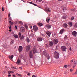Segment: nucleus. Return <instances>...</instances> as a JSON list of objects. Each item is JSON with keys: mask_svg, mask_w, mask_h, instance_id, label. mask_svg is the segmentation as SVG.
<instances>
[{"mask_svg": "<svg viewBox=\"0 0 77 77\" xmlns=\"http://www.w3.org/2000/svg\"><path fill=\"white\" fill-rule=\"evenodd\" d=\"M14 23H15V24H17V22H14Z\"/></svg>", "mask_w": 77, "mask_h": 77, "instance_id": "052dcab7", "label": "nucleus"}, {"mask_svg": "<svg viewBox=\"0 0 77 77\" xmlns=\"http://www.w3.org/2000/svg\"><path fill=\"white\" fill-rule=\"evenodd\" d=\"M74 19V17L72 16L71 18V20H73Z\"/></svg>", "mask_w": 77, "mask_h": 77, "instance_id": "72a5a7b5", "label": "nucleus"}, {"mask_svg": "<svg viewBox=\"0 0 77 77\" xmlns=\"http://www.w3.org/2000/svg\"><path fill=\"white\" fill-rule=\"evenodd\" d=\"M64 67H65V68H67L68 67V66H67V65H65L64 66Z\"/></svg>", "mask_w": 77, "mask_h": 77, "instance_id": "ea45409f", "label": "nucleus"}, {"mask_svg": "<svg viewBox=\"0 0 77 77\" xmlns=\"http://www.w3.org/2000/svg\"><path fill=\"white\" fill-rule=\"evenodd\" d=\"M33 29L34 31H37V30H38V27L36 25L33 26Z\"/></svg>", "mask_w": 77, "mask_h": 77, "instance_id": "423d86ee", "label": "nucleus"}, {"mask_svg": "<svg viewBox=\"0 0 77 77\" xmlns=\"http://www.w3.org/2000/svg\"><path fill=\"white\" fill-rule=\"evenodd\" d=\"M74 27H77V23H76L74 25Z\"/></svg>", "mask_w": 77, "mask_h": 77, "instance_id": "c9c22d12", "label": "nucleus"}, {"mask_svg": "<svg viewBox=\"0 0 77 77\" xmlns=\"http://www.w3.org/2000/svg\"><path fill=\"white\" fill-rule=\"evenodd\" d=\"M20 63H21V60H20V59H18L17 60V61L16 62V63L17 65H20Z\"/></svg>", "mask_w": 77, "mask_h": 77, "instance_id": "f8f14e48", "label": "nucleus"}, {"mask_svg": "<svg viewBox=\"0 0 77 77\" xmlns=\"http://www.w3.org/2000/svg\"><path fill=\"white\" fill-rule=\"evenodd\" d=\"M74 74H77V72H76L74 73Z\"/></svg>", "mask_w": 77, "mask_h": 77, "instance_id": "603ef678", "label": "nucleus"}, {"mask_svg": "<svg viewBox=\"0 0 77 77\" xmlns=\"http://www.w3.org/2000/svg\"><path fill=\"white\" fill-rule=\"evenodd\" d=\"M13 77H16V76H15V75H13Z\"/></svg>", "mask_w": 77, "mask_h": 77, "instance_id": "bf43d9fd", "label": "nucleus"}, {"mask_svg": "<svg viewBox=\"0 0 77 77\" xmlns=\"http://www.w3.org/2000/svg\"><path fill=\"white\" fill-rule=\"evenodd\" d=\"M69 50H71V48H69Z\"/></svg>", "mask_w": 77, "mask_h": 77, "instance_id": "0e129e2a", "label": "nucleus"}, {"mask_svg": "<svg viewBox=\"0 0 77 77\" xmlns=\"http://www.w3.org/2000/svg\"><path fill=\"white\" fill-rule=\"evenodd\" d=\"M32 77H36V76L35 75H33Z\"/></svg>", "mask_w": 77, "mask_h": 77, "instance_id": "4d7b16f0", "label": "nucleus"}, {"mask_svg": "<svg viewBox=\"0 0 77 77\" xmlns=\"http://www.w3.org/2000/svg\"><path fill=\"white\" fill-rule=\"evenodd\" d=\"M19 38H21V32H19L18 33Z\"/></svg>", "mask_w": 77, "mask_h": 77, "instance_id": "393cba45", "label": "nucleus"}, {"mask_svg": "<svg viewBox=\"0 0 77 77\" xmlns=\"http://www.w3.org/2000/svg\"><path fill=\"white\" fill-rule=\"evenodd\" d=\"M16 75H19V76H20V77H22L23 75H20V74H19L18 73H17Z\"/></svg>", "mask_w": 77, "mask_h": 77, "instance_id": "c85d7f7f", "label": "nucleus"}, {"mask_svg": "<svg viewBox=\"0 0 77 77\" xmlns=\"http://www.w3.org/2000/svg\"><path fill=\"white\" fill-rule=\"evenodd\" d=\"M63 12H65L67 10V8H63Z\"/></svg>", "mask_w": 77, "mask_h": 77, "instance_id": "4be33fe9", "label": "nucleus"}, {"mask_svg": "<svg viewBox=\"0 0 77 77\" xmlns=\"http://www.w3.org/2000/svg\"><path fill=\"white\" fill-rule=\"evenodd\" d=\"M33 5H34V6H37V5H36V4H34V3H33V4H32Z\"/></svg>", "mask_w": 77, "mask_h": 77, "instance_id": "79ce46f5", "label": "nucleus"}, {"mask_svg": "<svg viewBox=\"0 0 77 77\" xmlns=\"http://www.w3.org/2000/svg\"><path fill=\"white\" fill-rule=\"evenodd\" d=\"M61 49L63 51H66V47H65V46H63L61 47Z\"/></svg>", "mask_w": 77, "mask_h": 77, "instance_id": "0eeeda50", "label": "nucleus"}, {"mask_svg": "<svg viewBox=\"0 0 77 77\" xmlns=\"http://www.w3.org/2000/svg\"><path fill=\"white\" fill-rule=\"evenodd\" d=\"M9 20L10 21H9V23H10V24L11 25H13V24H14V22H12V21H11L12 20V18H11V17H9Z\"/></svg>", "mask_w": 77, "mask_h": 77, "instance_id": "7ed1b4c3", "label": "nucleus"}, {"mask_svg": "<svg viewBox=\"0 0 77 77\" xmlns=\"http://www.w3.org/2000/svg\"><path fill=\"white\" fill-rule=\"evenodd\" d=\"M2 11H4V8L3 7H2Z\"/></svg>", "mask_w": 77, "mask_h": 77, "instance_id": "a18cd8bd", "label": "nucleus"}, {"mask_svg": "<svg viewBox=\"0 0 77 77\" xmlns=\"http://www.w3.org/2000/svg\"><path fill=\"white\" fill-rule=\"evenodd\" d=\"M42 35L43 36V37H44L45 36V35H44L43 34H42Z\"/></svg>", "mask_w": 77, "mask_h": 77, "instance_id": "774afa93", "label": "nucleus"}, {"mask_svg": "<svg viewBox=\"0 0 77 77\" xmlns=\"http://www.w3.org/2000/svg\"><path fill=\"white\" fill-rule=\"evenodd\" d=\"M63 26L64 28H67L68 27V25L66 23H64L63 25Z\"/></svg>", "mask_w": 77, "mask_h": 77, "instance_id": "4468645a", "label": "nucleus"}, {"mask_svg": "<svg viewBox=\"0 0 77 77\" xmlns=\"http://www.w3.org/2000/svg\"><path fill=\"white\" fill-rule=\"evenodd\" d=\"M49 44L50 46H53V42H50Z\"/></svg>", "mask_w": 77, "mask_h": 77, "instance_id": "a211bd4d", "label": "nucleus"}, {"mask_svg": "<svg viewBox=\"0 0 77 77\" xmlns=\"http://www.w3.org/2000/svg\"><path fill=\"white\" fill-rule=\"evenodd\" d=\"M53 63H56V61H53Z\"/></svg>", "mask_w": 77, "mask_h": 77, "instance_id": "13d9d810", "label": "nucleus"}, {"mask_svg": "<svg viewBox=\"0 0 77 77\" xmlns=\"http://www.w3.org/2000/svg\"><path fill=\"white\" fill-rule=\"evenodd\" d=\"M31 47V45H28L27 46H26V51H29L30 50V48Z\"/></svg>", "mask_w": 77, "mask_h": 77, "instance_id": "20e7f679", "label": "nucleus"}, {"mask_svg": "<svg viewBox=\"0 0 77 77\" xmlns=\"http://www.w3.org/2000/svg\"><path fill=\"white\" fill-rule=\"evenodd\" d=\"M38 39H42V38H38Z\"/></svg>", "mask_w": 77, "mask_h": 77, "instance_id": "e2e57ef3", "label": "nucleus"}, {"mask_svg": "<svg viewBox=\"0 0 77 77\" xmlns=\"http://www.w3.org/2000/svg\"><path fill=\"white\" fill-rule=\"evenodd\" d=\"M65 32V29H62L60 32V33L62 34L63 32Z\"/></svg>", "mask_w": 77, "mask_h": 77, "instance_id": "9b49d317", "label": "nucleus"}, {"mask_svg": "<svg viewBox=\"0 0 77 77\" xmlns=\"http://www.w3.org/2000/svg\"><path fill=\"white\" fill-rule=\"evenodd\" d=\"M15 27L16 29H17V26H15Z\"/></svg>", "mask_w": 77, "mask_h": 77, "instance_id": "3c124183", "label": "nucleus"}, {"mask_svg": "<svg viewBox=\"0 0 77 77\" xmlns=\"http://www.w3.org/2000/svg\"><path fill=\"white\" fill-rule=\"evenodd\" d=\"M25 27H26V29H27H27H28V27L27 26V25H25Z\"/></svg>", "mask_w": 77, "mask_h": 77, "instance_id": "473e14b6", "label": "nucleus"}, {"mask_svg": "<svg viewBox=\"0 0 77 77\" xmlns=\"http://www.w3.org/2000/svg\"><path fill=\"white\" fill-rule=\"evenodd\" d=\"M68 38L67 35H65L64 37V39H68Z\"/></svg>", "mask_w": 77, "mask_h": 77, "instance_id": "2f4dec72", "label": "nucleus"}, {"mask_svg": "<svg viewBox=\"0 0 77 77\" xmlns=\"http://www.w3.org/2000/svg\"><path fill=\"white\" fill-rule=\"evenodd\" d=\"M77 32L75 31H74L72 32V35L76 37L77 36Z\"/></svg>", "mask_w": 77, "mask_h": 77, "instance_id": "1a4fd4ad", "label": "nucleus"}, {"mask_svg": "<svg viewBox=\"0 0 77 77\" xmlns=\"http://www.w3.org/2000/svg\"><path fill=\"white\" fill-rule=\"evenodd\" d=\"M54 36H56V33H54Z\"/></svg>", "mask_w": 77, "mask_h": 77, "instance_id": "680f3d73", "label": "nucleus"}, {"mask_svg": "<svg viewBox=\"0 0 77 77\" xmlns=\"http://www.w3.org/2000/svg\"><path fill=\"white\" fill-rule=\"evenodd\" d=\"M19 24H21V25H22V24H23V22H21V21H20L19 22Z\"/></svg>", "mask_w": 77, "mask_h": 77, "instance_id": "7c9ffc66", "label": "nucleus"}, {"mask_svg": "<svg viewBox=\"0 0 77 77\" xmlns=\"http://www.w3.org/2000/svg\"><path fill=\"white\" fill-rule=\"evenodd\" d=\"M11 77V74L8 75V77Z\"/></svg>", "mask_w": 77, "mask_h": 77, "instance_id": "a19ab883", "label": "nucleus"}, {"mask_svg": "<svg viewBox=\"0 0 77 77\" xmlns=\"http://www.w3.org/2000/svg\"><path fill=\"white\" fill-rule=\"evenodd\" d=\"M46 34L48 35V37H50V35H51V32H46Z\"/></svg>", "mask_w": 77, "mask_h": 77, "instance_id": "dca6fc26", "label": "nucleus"}, {"mask_svg": "<svg viewBox=\"0 0 77 77\" xmlns=\"http://www.w3.org/2000/svg\"><path fill=\"white\" fill-rule=\"evenodd\" d=\"M10 16H11V14H8V17L9 18V17H10Z\"/></svg>", "mask_w": 77, "mask_h": 77, "instance_id": "09e8293b", "label": "nucleus"}, {"mask_svg": "<svg viewBox=\"0 0 77 77\" xmlns=\"http://www.w3.org/2000/svg\"><path fill=\"white\" fill-rule=\"evenodd\" d=\"M42 39H37V41H38L41 42V41H42Z\"/></svg>", "mask_w": 77, "mask_h": 77, "instance_id": "c756f323", "label": "nucleus"}, {"mask_svg": "<svg viewBox=\"0 0 77 77\" xmlns=\"http://www.w3.org/2000/svg\"><path fill=\"white\" fill-rule=\"evenodd\" d=\"M45 11H46V12H50L51 11L50 9L49 8L46 9L45 10Z\"/></svg>", "mask_w": 77, "mask_h": 77, "instance_id": "412c9836", "label": "nucleus"}, {"mask_svg": "<svg viewBox=\"0 0 77 77\" xmlns=\"http://www.w3.org/2000/svg\"><path fill=\"white\" fill-rule=\"evenodd\" d=\"M13 36L15 38H18V35L17 34L14 35Z\"/></svg>", "mask_w": 77, "mask_h": 77, "instance_id": "aec40b11", "label": "nucleus"}, {"mask_svg": "<svg viewBox=\"0 0 77 77\" xmlns=\"http://www.w3.org/2000/svg\"><path fill=\"white\" fill-rule=\"evenodd\" d=\"M29 3H30V4H32V5H33V3L32 2H29Z\"/></svg>", "mask_w": 77, "mask_h": 77, "instance_id": "de8ad7c7", "label": "nucleus"}, {"mask_svg": "<svg viewBox=\"0 0 77 77\" xmlns=\"http://www.w3.org/2000/svg\"><path fill=\"white\" fill-rule=\"evenodd\" d=\"M54 57L56 59H58L59 57V53L55 51L54 52Z\"/></svg>", "mask_w": 77, "mask_h": 77, "instance_id": "f257e3e1", "label": "nucleus"}, {"mask_svg": "<svg viewBox=\"0 0 77 77\" xmlns=\"http://www.w3.org/2000/svg\"><path fill=\"white\" fill-rule=\"evenodd\" d=\"M46 27L47 29H50L51 28V25L49 24L47 25L46 26Z\"/></svg>", "mask_w": 77, "mask_h": 77, "instance_id": "f3484780", "label": "nucleus"}, {"mask_svg": "<svg viewBox=\"0 0 77 77\" xmlns=\"http://www.w3.org/2000/svg\"><path fill=\"white\" fill-rule=\"evenodd\" d=\"M74 64H75V65H77V60L75 61Z\"/></svg>", "mask_w": 77, "mask_h": 77, "instance_id": "e433bc0d", "label": "nucleus"}, {"mask_svg": "<svg viewBox=\"0 0 77 77\" xmlns=\"http://www.w3.org/2000/svg\"><path fill=\"white\" fill-rule=\"evenodd\" d=\"M38 26H40V27L43 26V24L41 23H38Z\"/></svg>", "mask_w": 77, "mask_h": 77, "instance_id": "6ab92c4d", "label": "nucleus"}, {"mask_svg": "<svg viewBox=\"0 0 77 77\" xmlns=\"http://www.w3.org/2000/svg\"><path fill=\"white\" fill-rule=\"evenodd\" d=\"M12 31V30L11 29L9 30V32H11Z\"/></svg>", "mask_w": 77, "mask_h": 77, "instance_id": "338daca9", "label": "nucleus"}, {"mask_svg": "<svg viewBox=\"0 0 77 77\" xmlns=\"http://www.w3.org/2000/svg\"><path fill=\"white\" fill-rule=\"evenodd\" d=\"M10 72H11V73H14V72H13V71H10Z\"/></svg>", "mask_w": 77, "mask_h": 77, "instance_id": "6e6d98bb", "label": "nucleus"}, {"mask_svg": "<svg viewBox=\"0 0 77 77\" xmlns=\"http://www.w3.org/2000/svg\"><path fill=\"white\" fill-rule=\"evenodd\" d=\"M69 27H72V22H70L69 23Z\"/></svg>", "mask_w": 77, "mask_h": 77, "instance_id": "b1692460", "label": "nucleus"}, {"mask_svg": "<svg viewBox=\"0 0 77 77\" xmlns=\"http://www.w3.org/2000/svg\"><path fill=\"white\" fill-rule=\"evenodd\" d=\"M66 17L65 16H64L63 17V19H65Z\"/></svg>", "mask_w": 77, "mask_h": 77, "instance_id": "4c0bfd02", "label": "nucleus"}, {"mask_svg": "<svg viewBox=\"0 0 77 77\" xmlns=\"http://www.w3.org/2000/svg\"><path fill=\"white\" fill-rule=\"evenodd\" d=\"M44 54L46 57L47 58V59H48V60L50 58V57L49 56V55L48 54H47V53H45Z\"/></svg>", "mask_w": 77, "mask_h": 77, "instance_id": "f03ea898", "label": "nucleus"}, {"mask_svg": "<svg viewBox=\"0 0 77 77\" xmlns=\"http://www.w3.org/2000/svg\"><path fill=\"white\" fill-rule=\"evenodd\" d=\"M18 51L19 52H21L23 51V47L21 46H20L19 49Z\"/></svg>", "mask_w": 77, "mask_h": 77, "instance_id": "6e6552de", "label": "nucleus"}, {"mask_svg": "<svg viewBox=\"0 0 77 77\" xmlns=\"http://www.w3.org/2000/svg\"><path fill=\"white\" fill-rule=\"evenodd\" d=\"M73 60H70V62H71V63H72V62H73Z\"/></svg>", "mask_w": 77, "mask_h": 77, "instance_id": "c03bdc74", "label": "nucleus"}, {"mask_svg": "<svg viewBox=\"0 0 77 77\" xmlns=\"http://www.w3.org/2000/svg\"><path fill=\"white\" fill-rule=\"evenodd\" d=\"M33 53L34 54V55H35V54L36 53V49L35 48V47H34L33 49Z\"/></svg>", "mask_w": 77, "mask_h": 77, "instance_id": "9d476101", "label": "nucleus"}, {"mask_svg": "<svg viewBox=\"0 0 77 77\" xmlns=\"http://www.w3.org/2000/svg\"><path fill=\"white\" fill-rule=\"evenodd\" d=\"M58 1H59V2H60V1H62V0H58Z\"/></svg>", "mask_w": 77, "mask_h": 77, "instance_id": "69168bd1", "label": "nucleus"}, {"mask_svg": "<svg viewBox=\"0 0 77 77\" xmlns=\"http://www.w3.org/2000/svg\"><path fill=\"white\" fill-rule=\"evenodd\" d=\"M8 74H11V71H9L8 72Z\"/></svg>", "mask_w": 77, "mask_h": 77, "instance_id": "5fc2aeb1", "label": "nucleus"}, {"mask_svg": "<svg viewBox=\"0 0 77 77\" xmlns=\"http://www.w3.org/2000/svg\"><path fill=\"white\" fill-rule=\"evenodd\" d=\"M13 57H14V56L13 55H11L9 57V59H10L11 60H12V59H13Z\"/></svg>", "mask_w": 77, "mask_h": 77, "instance_id": "5701e85b", "label": "nucleus"}, {"mask_svg": "<svg viewBox=\"0 0 77 77\" xmlns=\"http://www.w3.org/2000/svg\"><path fill=\"white\" fill-rule=\"evenodd\" d=\"M54 43L55 44H57L58 43V40L57 39H54Z\"/></svg>", "mask_w": 77, "mask_h": 77, "instance_id": "2eb2a0df", "label": "nucleus"}, {"mask_svg": "<svg viewBox=\"0 0 77 77\" xmlns=\"http://www.w3.org/2000/svg\"><path fill=\"white\" fill-rule=\"evenodd\" d=\"M3 74H6V71H4L2 72Z\"/></svg>", "mask_w": 77, "mask_h": 77, "instance_id": "58836bf2", "label": "nucleus"}, {"mask_svg": "<svg viewBox=\"0 0 77 77\" xmlns=\"http://www.w3.org/2000/svg\"><path fill=\"white\" fill-rule=\"evenodd\" d=\"M50 18L49 19H48V18H47L46 19V21H47V22H48V23H49V22L50 21Z\"/></svg>", "mask_w": 77, "mask_h": 77, "instance_id": "bb28decb", "label": "nucleus"}, {"mask_svg": "<svg viewBox=\"0 0 77 77\" xmlns=\"http://www.w3.org/2000/svg\"><path fill=\"white\" fill-rule=\"evenodd\" d=\"M27 75H30V73H28Z\"/></svg>", "mask_w": 77, "mask_h": 77, "instance_id": "864d4df0", "label": "nucleus"}, {"mask_svg": "<svg viewBox=\"0 0 77 77\" xmlns=\"http://www.w3.org/2000/svg\"><path fill=\"white\" fill-rule=\"evenodd\" d=\"M24 35L23 34L22 35L20 39H24Z\"/></svg>", "mask_w": 77, "mask_h": 77, "instance_id": "cd10ccee", "label": "nucleus"}, {"mask_svg": "<svg viewBox=\"0 0 77 77\" xmlns=\"http://www.w3.org/2000/svg\"><path fill=\"white\" fill-rule=\"evenodd\" d=\"M73 71H74V69H70V72H72Z\"/></svg>", "mask_w": 77, "mask_h": 77, "instance_id": "37998d69", "label": "nucleus"}, {"mask_svg": "<svg viewBox=\"0 0 77 77\" xmlns=\"http://www.w3.org/2000/svg\"><path fill=\"white\" fill-rule=\"evenodd\" d=\"M26 41H27V42L29 43L30 42V40L29 39H27V40H26Z\"/></svg>", "mask_w": 77, "mask_h": 77, "instance_id": "f704fd0d", "label": "nucleus"}, {"mask_svg": "<svg viewBox=\"0 0 77 77\" xmlns=\"http://www.w3.org/2000/svg\"><path fill=\"white\" fill-rule=\"evenodd\" d=\"M29 55L30 58H33V54L32 51H30L29 52Z\"/></svg>", "mask_w": 77, "mask_h": 77, "instance_id": "39448f33", "label": "nucleus"}, {"mask_svg": "<svg viewBox=\"0 0 77 77\" xmlns=\"http://www.w3.org/2000/svg\"><path fill=\"white\" fill-rule=\"evenodd\" d=\"M11 25H10V26L9 27V29H11Z\"/></svg>", "mask_w": 77, "mask_h": 77, "instance_id": "49530a36", "label": "nucleus"}, {"mask_svg": "<svg viewBox=\"0 0 77 77\" xmlns=\"http://www.w3.org/2000/svg\"><path fill=\"white\" fill-rule=\"evenodd\" d=\"M25 30V29L24 28V27H21L20 28V31L22 32H24V30Z\"/></svg>", "mask_w": 77, "mask_h": 77, "instance_id": "ddd939ff", "label": "nucleus"}, {"mask_svg": "<svg viewBox=\"0 0 77 77\" xmlns=\"http://www.w3.org/2000/svg\"><path fill=\"white\" fill-rule=\"evenodd\" d=\"M75 8L74 9H72V11H75Z\"/></svg>", "mask_w": 77, "mask_h": 77, "instance_id": "8fccbe9b", "label": "nucleus"}, {"mask_svg": "<svg viewBox=\"0 0 77 77\" xmlns=\"http://www.w3.org/2000/svg\"><path fill=\"white\" fill-rule=\"evenodd\" d=\"M14 41L12 39L11 40V44H14Z\"/></svg>", "mask_w": 77, "mask_h": 77, "instance_id": "a878e982", "label": "nucleus"}]
</instances>
